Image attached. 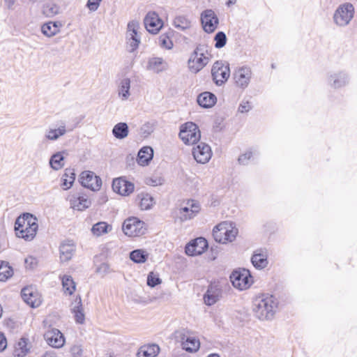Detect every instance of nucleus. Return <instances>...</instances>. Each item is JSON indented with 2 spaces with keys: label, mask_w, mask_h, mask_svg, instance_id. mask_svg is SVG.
<instances>
[{
  "label": "nucleus",
  "mask_w": 357,
  "mask_h": 357,
  "mask_svg": "<svg viewBox=\"0 0 357 357\" xmlns=\"http://www.w3.org/2000/svg\"><path fill=\"white\" fill-rule=\"evenodd\" d=\"M13 275V270L8 262L0 261V281H6Z\"/></svg>",
  "instance_id": "obj_41"
},
{
  "label": "nucleus",
  "mask_w": 357,
  "mask_h": 357,
  "mask_svg": "<svg viewBox=\"0 0 357 357\" xmlns=\"http://www.w3.org/2000/svg\"><path fill=\"white\" fill-rule=\"evenodd\" d=\"M227 36L225 32L218 31L214 36L215 47L217 49L222 48L227 43Z\"/></svg>",
  "instance_id": "obj_46"
},
{
  "label": "nucleus",
  "mask_w": 357,
  "mask_h": 357,
  "mask_svg": "<svg viewBox=\"0 0 357 357\" xmlns=\"http://www.w3.org/2000/svg\"><path fill=\"white\" fill-rule=\"evenodd\" d=\"M33 2H36L37 0H31Z\"/></svg>",
  "instance_id": "obj_62"
},
{
  "label": "nucleus",
  "mask_w": 357,
  "mask_h": 357,
  "mask_svg": "<svg viewBox=\"0 0 357 357\" xmlns=\"http://www.w3.org/2000/svg\"><path fill=\"white\" fill-rule=\"evenodd\" d=\"M178 136L185 144L192 145L199 141L201 132L196 123L189 121L181 126Z\"/></svg>",
  "instance_id": "obj_6"
},
{
  "label": "nucleus",
  "mask_w": 357,
  "mask_h": 357,
  "mask_svg": "<svg viewBox=\"0 0 357 357\" xmlns=\"http://www.w3.org/2000/svg\"><path fill=\"white\" fill-rule=\"evenodd\" d=\"M64 157L61 152H56L53 154L50 159V165L51 168L54 170H59L64 166Z\"/></svg>",
  "instance_id": "obj_40"
},
{
  "label": "nucleus",
  "mask_w": 357,
  "mask_h": 357,
  "mask_svg": "<svg viewBox=\"0 0 357 357\" xmlns=\"http://www.w3.org/2000/svg\"><path fill=\"white\" fill-rule=\"evenodd\" d=\"M355 15V8L351 3L346 2L337 6L333 15V23L339 27L348 26Z\"/></svg>",
  "instance_id": "obj_4"
},
{
  "label": "nucleus",
  "mask_w": 357,
  "mask_h": 357,
  "mask_svg": "<svg viewBox=\"0 0 357 357\" xmlns=\"http://www.w3.org/2000/svg\"><path fill=\"white\" fill-rule=\"evenodd\" d=\"M145 183L151 186L161 185L164 183V179L161 177H149L146 178Z\"/></svg>",
  "instance_id": "obj_50"
},
{
  "label": "nucleus",
  "mask_w": 357,
  "mask_h": 357,
  "mask_svg": "<svg viewBox=\"0 0 357 357\" xmlns=\"http://www.w3.org/2000/svg\"><path fill=\"white\" fill-rule=\"evenodd\" d=\"M252 75V70L248 66L238 68L234 73V79L237 86L245 89L249 85Z\"/></svg>",
  "instance_id": "obj_17"
},
{
  "label": "nucleus",
  "mask_w": 357,
  "mask_h": 357,
  "mask_svg": "<svg viewBox=\"0 0 357 357\" xmlns=\"http://www.w3.org/2000/svg\"><path fill=\"white\" fill-rule=\"evenodd\" d=\"M208 357H220V356L217 354H210Z\"/></svg>",
  "instance_id": "obj_59"
},
{
  "label": "nucleus",
  "mask_w": 357,
  "mask_h": 357,
  "mask_svg": "<svg viewBox=\"0 0 357 357\" xmlns=\"http://www.w3.org/2000/svg\"><path fill=\"white\" fill-rule=\"evenodd\" d=\"M2 312H3V309H2L1 305H0V318H1V316H2Z\"/></svg>",
  "instance_id": "obj_60"
},
{
  "label": "nucleus",
  "mask_w": 357,
  "mask_h": 357,
  "mask_svg": "<svg viewBox=\"0 0 357 357\" xmlns=\"http://www.w3.org/2000/svg\"><path fill=\"white\" fill-rule=\"evenodd\" d=\"M29 340L25 337H22L15 344L13 356L14 357H24L29 352V349L27 347Z\"/></svg>",
  "instance_id": "obj_33"
},
{
  "label": "nucleus",
  "mask_w": 357,
  "mask_h": 357,
  "mask_svg": "<svg viewBox=\"0 0 357 357\" xmlns=\"http://www.w3.org/2000/svg\"><path fill=\"white\" fill-rule=\"evenodd\" d=\"M200 347V342L199 339L195 337L188 336L185 339L183 337L182 348L185 351L193 353L199 350Z\"/></svg>",
  "instance_id": "obj_32"
},
{
  "label": "nucleus",
  "mask_w": 357,
  "mask_h": 357,
  "mask_svg": "<svg viewBox=\"0 0 357 357\" xmlns=\"http://www.w3.org/2000/svg\"><path fill=\"white\" fill-rule=\"evenodd\" d=\"M199 105L203 108H211L217 102V98L215 95L209 91H205L201 93L197 99Z\"/></svg>",
  "instance_id": "obj_27"
},
{
  "label": "nucleus",
  "mask_w": 357,
  "mask_h": 357,
  "mask_svg": "<svg viewBox=\"0 0 357 357\" xmlns=\"http://www.w3.org/2000/svg\"><path fill=\"white\" fill-rule=\"evenodd\" d=\"M252 107L251 103L248 100H243L240 103L238 111L241 113H246L251 110Z\"/></svg>",
  "instance_id": "obj_52"
},
{
  "label": "nucleus",
  "mask_w": 357,
  "mask_h": 357,
  "mask_svg": "<svg viewBox=\"0 0 357 357\" xmlns=\"http://www.w3.org/2000/svg\"><path fill=\"white\" fill-rule=\"evenodd\" d=\"M113 190L123 196H128L135 189L133 183L123 178H114L112 182Z\"/></svg>",
  "instance_id": "obj_19"
},
{
  "label": "nucleus",
  "mask_w": 357,
  "mask_h": 357,
  "mask_svg": "<svg viewBox=\"0 0 357 357\" xmlns=\"http://www.w3.org/2000/svg\"><path fill=\"white\" fill-rule=\"evenodd\" d=\"M200 204L197 201L188 199L187 206L178 209L176 217L180 222H185L194 218L200 211Z\"/></svg>",
  "instance_id": "obj_10"
},
{
  "label": "nucleus",
  "mask_w": 357,
  "mask_h": 357,
  "mask_svg": "<svg viewBox=\"0 0 357 357\" xmlns=\"http://www.w3.org/2000/svg\"><path fill=\"white\" fill-rule=\"evenodd\" d=\"M201 22L204 31L208 33H211L217 29L219 19L213 10L207 9L201 14Z\"/></svg>",
  "instance_id": "obj_13"
},
{
  "label": "nucleus",
  "mask_w": 357,
  "mask_h": 357,
  "mask_svg": "<svg viewBox=\"0 0 357 357\" xmlns=\"http://www.w3.org/2000/svg\"><path fill=\"white\" fill-rule=\"evenodd\" d=\"M62 285L64 292L72 295L75 290V282L73 281V278L70 275H64L62 278Z\"/></svg>",
  "instance_id": "obj_39"
},
{
  "label": "nucleus",
  "mask_w": 357,
  "mask_h": 357,
  "mask_svg": "<svg viewBox=\"0 0 357 357\" xmlns=\"http://www.w3.org/2000/svg\"><path fill=\"white\" fill-rule=\"evenodd\" d=\"M213 128L215 131L221 130L222 126H220V123H218L217 121H215Z\"/></svg>",
  "instance_id": "obj_55"
},
{
  "label": "nucleus",
  "mask_w": 357,
  "mask_h": 357,
  "mask_svg": "<svg viewBox=\"0 0 357 357\" xmlns=\"http://www.w3.org/2000/svg\"><path fill=\"white\" fill-rule=\"evenodd\" d=\"M238 234V229L233 227L231 224L223 222L216 225L213 229L214 240L222 244L234 241Z\"/></svg>",
  "instance_id": "obj_5"
},
{
  "label": "nucleus",
  "mask_w": 357,
  "mask_h": 357,
  "mask_svg": "<svg viewBox=\"0 0 357 357\" xmlns=\"http://www.w3.org/2000/svg\"><path fill=\"white\" fill-rule=\"evenodd\" d=\"M230 75L229 64L225 61H216L211 68L213 81L217 86L223 85Z\"/></svg>",
  "instance_id": "obj_8"
},
{
  "label": "nucleus",
  "mask_w": 357,
  "mask_h": 357,
  "mask_svg": "<svg viewBox=\"0 0 357 357\" xmlns=\"http://www.w3.org/2000/svg\"><path fill=\"white\" fill-rule=\"evenodd\" d=\"M232 285L240 290L249 288L253 283L252 277L248 270L234 271L230 275Z\"/></svg>",
  "instance_id": "obj_9"
},
{
  "label": "nucleus",
  "mask_w": 357,
  "mask_h": 357,
  "mask_svg": "<svg viewBox=\"0 0 357 357\" xmlns=\"http://www.w3.org/2000/svg\"><path fill=\"white\" fill-rule=\"evenodd\" d=\"M326 82L331 89L335 91L342 90L350 84L351 75L345 69L330 70L326 73Z\"/></svg>",
  "instance_id": "obj_3"
},
{
  "label": "nucleus",
  "mask_w": 357,
  "mask_h": 357,
  "mask_svg": "<svg viewBox=\"0 0 357 357\" xmlns=\"http://www.w3.org/2000/svg\"><path fill=\"white\" fill-rule=\"evenodd\" d=\"M137 199L139 201V207L142 210H149L155 204L154 198L147 192L138 194Z\"/></svg>",
  "instance_id": "obj_34"
},
{
  "label": "nucleus",
  "mask_w": 357,
  "mask_h": 357,
  "mask_svg": "<svg viewBox=\"0 0 357 357\" xmlns=\"http://www.w3.org/2000/svg\"><path fill=\"white\" fill-rule=\"evenodd\" d=\"M207 248V241L203 237H199L191 241L186 245L185 252L188 256L200 255Z\"/></svg>",
  "instance_id": "obj_16"
},
{
  "label": "nucleus",
  "mask_w": 357,
  "mask_h": 357,
  "mask_svg": "<svg viewBox=\"0 0 357 357\" xmlns=\"http://www.w3.org/2000/svg\"><path fill=\"white\" fill-rule=\"evenodd\" d=\"M192 155L197 162L205 164L211 159L212 151L209 145L200 142L197 146L193 148Z\"/></svg>",
  "instance_id": "obj_18"
},
{
  "label": "nucleus",
  "mask_w": 357,
  "mask_h": 357,
  "mask_svg": "<svg viewBox=\"0 0 357 357\" xmlns=\"http://www.w3.org/2000/svg\"><path fill=\"white\" fill-rule=\"evenodd\" d=\"M72 130L73 128L67 130L66 123L61 121L57 128L49 129L46 130L45 137L48 140L56 141L60 137L63 136L68 131L70 132Z\"/></svg>",
  "instance_id": "obj_28"
},
{
  "label": "nucleus",
  "mask_w": 357,
  "mask_h": 357,
  "mask_svg": "<svg viewBox=\"0 0 357 357\" xmlns=\"http://www.w3.org/2000/svg\"><path fill=\"white\" fill-rule=\"evenodd\" d=\"M158 43L160 47L167 50H171L173 47V43L172 40L166 33H163L158 37Z\"/></svg>",
  "instance_id": "obj_47"
},
{
  "label": "nucleus",
  "mask_w": 357,
  "mask_h": 357,
  "mask_svg": "<svg viewBox=\"0 0 357 357\" xmlns=\"http://www.w3.org/2000/svg\"><path fill=\"white\" fill-rule=\"evenodd\" d=\"M109 228L111 229V226L107 223L105 222H99L93 225L91 231L94 235L98 236L107 233Z\"/></svg>",
  "instance_id": "obj_45"
},
{
  "label": "nucleus",
  "mask_w": 357,
  "mask_h": 357,
  "mask_svg": "<svg viewBox=\"0 0 357 357\" xmlns=\"http://www.w3.org/2000/svg\"><path fill=\"white\" fill-rule=\"evenodd\" d=\"M148 253L142 249H137L130 252V259L134 263L142 264L144 263L148 259Z\"/></svg>",
  "instance_id": "obj_38"
},
{
  "label": "nucleus",
  "mask_w": 357,
  "mask_h": 357,
  "mask_svg": "<svg viewBox=\"0 0 357 357\" xmlns=\"http://www.w3.org/2000/svg\"><path fill=\"white\" fill-rule=\"evenodd\" d=\"M252 157V153L251 151H248V152L239 155L238 161L239 164L243 165H246L248 164V162H249V160H250Z\"/></svg>",
  "instance_id": "obj_51"
},
{
  "label": "nucleus",
  "mask_w": 357,
  "mask_h": 357,
  "mask_svg": "<svg viewBox=\"0 0 357 357\" xmlns=\"http://www.w3.org/2000/svg\"><path fill=\"white\" fill-rule=\"evenodd\" d=\"M173 24L176 29L181 31L188 29L191 26V21L185 15L176 16Z\"/></svg>",
  "instance_id": "obj_42"
},
{
  "label": "nucleus",
  "mask_w": 357,
  "mask_h": 357,
  "mask_svg": "<svg viewBox=\"0 0 357 357\" xmlns=\"http://www.w3.org/2000/svg\"><path fill=\"white\" fill-rule=\"evenodd\" d=\"M81 185L92 191L99 190L102 185L101 178L91 171L82 172L79 177Z\"/></svg>",
  "instance_id": "obj_14"
},
{
  "label": "nucleus",
  "mask_w": 357,
  "mask_h": 357,
  "mask_svg": "<svg viewBox=\"0 0 357 357\" xmlns=\"http://www.w3.org/2000/svg\"><path fill=\"white\" fill-rule=\"evenodd\" d=\"M102 0H88L86 6L91 11H96Z\"/></svg>",
  "instance_id": "obj_53"
},
{
  "label": "nucleus",
  "mask_w": 357,
  "mask_h": 357,
  "mask_svg": "<svg viewBox=\"0 0 357 357\" xmlns=\"http://www.w3.org/2000/svg\"><path fill=\"white\" fill-rule=\"evenodd\" d=\"M204 49L203 45H198L191 54L188 66L190 71L192 73H197L203 69L209 61V58L204 56Z\"/></svg>",
  "instance_id": "obj_7"
},
{
  "label": "nucleus",
  "mask_w": 357,
  "mask_h": 357,
  "mask_svg": "<svg viewBox=\"0 0 357 357\" xmlns=\"http://www.w3.org/2000/svg\"><path fill=\"white\" fill-rule=\"evenodd\" d=\"M130 80L129 78H124L121 81L119 95L122 100H127L130 96Z\"/></svg>",
  "instance_id": "obj_43"
},
{
  "label": "nucleus",
  "mask_w": 357,
  "mask_h": 357,
  "mask_svg": "<svg viewBox=\"0 0 357 357\" xmlns=\"http://www.w3.org/2000/svg\"><path fill=\"white\" fill-rule=\"evenodd\" d=\"M74 303L75 306L72 307L71 312L73 314H74L76 323L82 324L84 322L85 316L83 312V307L80 296H76L73 304Z\"/></svg>",
  "instance_id": "obj_30"
},
{
  "label": "nucleus",
  "mask_w": 357,
  "mask_h": 357,
  "mask_svg": "<svg viewBox=\"0 0 357 357\" xmlns=\"http://www.w3.org/2000/svg\"><path fill=\"white\" fill-rule=\"evenodd\" d=\"M23 301L31 307H38L41 303L40 297L32 287H25L21 291Z\"/></svg>",
  "instance_id": "obj_21"
},
{
  "label": "nucleus",
  "mask_w": 357,
  "mask_h": 357,
  "mask_svg": "<svg viewBox=\"0 0 357 357\" xmlns=\"http://www.w3.org/2000/svg\"><path fill=\"white\" fill-rule=\"evenodd\" d=\"M38 229V220L36 216L31 213H23L15 220V231L16 236L26 241H30L34 238Z\"/></svg>",
  "instance_id": "obj_2"
},
{
  "label": "nucleus",
  "mask_w": 357,
  "mask_h": 357,
  "mask_svg": "<svg viewBox=\"0 0 357 357\" xmlns=\"http://www.w3.org/2000/svg\"><path fill=\"white\" fill-rule=\"evenodd\" d=\"M144 222L136 217H130L124 220L122 229L128 236H137L144 234Z\"/></svg>",
  "instance_id": "obj_11"
},
{
  "label": "nucleus",
  "mask_w": 357,
  "mask_h": 357,
  "mask_svg": "<svg viewBox=\"0 0 357 357\" xmlns=\"http://www.w3.org/2000/svg\"><path fill=\"white\" fill-rule=\"evenodd\" d=\"M144 24L147 31L153 34L158 33L164 24L162 19L155 11H150L146 15Z\"/></svg>",
  "instance_id": "obj_15"
},
{
  "label": "nucleus",
  "mask_w": 357,
  "mask_h": 357,
  "mask_svg": "<svg viewBox=\"0 0 357 357\" xmlns=\"http://www.w3.org/2000/svg\"><path fill=\"white\" fill-rule=\"evenodd\" d=\"M70 204L73 209L82 211L88 208L91 206V202L86 195L79 192L75 195H73L70 199Z\"/></svg>",
  "instance_id": "obj_24"
},
{
  "label": "nucleus",
  "mask_w": 357,
  "mask_h": 357,
  "mask_svg": "<svg viewBox=\"0 0 357 357\" xmlns=\"http://www.w3.org/2000/svg\"><path fill=\"white\" fill-rule=\"evenodd\" d=\"M153 158V149L149 146H143L138 152L137 162L140 166L148 165Z\"/></svg>",
  "instance_id": "obj_26"
},
{
  "label": "nucleus",
  "mask_w": 357,
  "mask_h": 357,
  "mask_svg": "<svg viewBox=\"0 0 357 357\" xmlns=\"http://www.w3.org/2000/svg\"><path fill=\"white\" fill-rule=\"evenodd\" d=\"M59 7L52 1L45 3L43 6V13L48 17H52L59 13Z\"/></svg>",
  "instance_id": "obj_44"
},
{
  "label": "nucleus",
  "mask_w": 357,
  "mask_h": 357,
  "mask_svg": "<svg viewBox=\"0 0 357 357\" xmlns=\"http://www.w3.org/2000/svg\"><path fill=\"white\" fill-rule=\"evenodd\" d=\"M47 344L54 348L63 347L65 342V338L62 333L56 328H52L47 331L44 335Z\"/></svg>",
  "instance_id": "obj_23"
},
{
  "label": "nucleus",
  "mask_w": 357,
  "mask_h": 357,
  "mask_svg": "<svg viewBox=\"0 0 357 357\" xmlns=\"http://www.w3.org/2000/svg\"><path fill=\"white\" fill-rule=\"evenodd\" d=\"M4 1L8 8H10L15 3V0H4Z\"/></svg>",
  "instance_id": "obj_56"
},
{
  "label": "nucleus",
  "mask_w": 357,
  "mask_h": 357,
  "mask_svg": "<svg viewBox=\"0 0 357 357\" xmlns=\"http://www.w3.org/2000/svg\"><path fill=\"white\" fill-rule=\"evenodd\" d=\"M109 266L107 264H102L98 268V271H100L101 269H104V271H106L108 269Z\"/></svg>",
  "instance_id": "obj_57"
},
{
  "label": "nucleus",
  "mask_w": 357,
  "mask_h": 357,
  "mask_svg": "<svg viewBox=\"0 0 357 357\" xmlns=\"http://www.w3.org/2000/svg\"><path fill=\"white\" fill-rule=\"evenodd\" d=\"M271 68H275V65L274 63H272V64H271Z\"/></svg>",
  "instance_id": "obj_61"
},
{
  "label": "nucleus",
  "mask_w": 357,
  "mask_h": 357,
  "mask_svg": "<svg viewBox=\"0 0 357 357\" xmlns=\"http://www.w3.org/2000/svg\"><path fill=\"white\" fill-rule=\"evenodd\" d=\"M38 259L32 256H29L24 259L25 267L26 269L33 270L38 265Z\"/></svg>",
  "instance_id": "obj_49"
},
{
  "label": "nucleus",
  "mask_w": 357,
  "mask_h": 357,
  "mask_svg": "<svg viewBox=\"0 0 357 357\" xmlns=\"http://www.w3.org/2000/svg\"><path fill=\"white\" fill-rule=\"evenodd\" d=\"M236 0H228L226 3V5L229 7L230 6L236 3Z\"/></svg>",
  "instance_id": "obj_58"
},
{
  "label": "nucleus",
  "mask_w": 357,
  "mask_h": 357,
  "mask_svg": "<svg viewBox=\"0 0 357 357\" xmlns=\"http://www.w3.org/2000/svg\"><path fill=\"white\" fill-rule=\"evenodd\" d=\"M75 180V174L74 170L70 168L65 169L64 174L61 178V185L63 190H68L71 188Z\"/></svg>",
  "instance_id": "obj_36"
},
{
  "label": "nucleus",
  "mask_w": 357,
  "mask_h": 357,
  "mask_svg": "<svg viewBox=\"0 0 357 357\" xmlns=\"http://www.w3.org/2000/svg\"><path fill=\"white\" fill-rule=\"evenodd\" d=\"M146 68L149 70L158 73L166 70L167 63L164 61L162 58L152 57L149 59Z\"/></svg>",
  "instance_id": "obj_31"
},
{
  "label": "nucleus",
  "mask_w": 357,
  "mask_h": 357,
  "mask_svg": "<svg viewBox=\"0 0 357 357\" xmlns=\"http://www.w3.org/2000/svg\"><path fill=\"white\" fill-rule=\"evenodd\" d=\"M278 299L273 295L263 294L253 301V312L260 320H271L278 308Z\"/></svg>",
  "instance_id": "obj_1"
},
{
  "label": "nucleus",
  "mask_w": 357,
  "mask_h": 357,
  "mask_svg": "<svg viewBox=\"0 0 357 357\" xmlns=\"http://www.w3.org/2000/svg\"><path fill=\"white\" fill-rule=\"evenodd\" d=\"M222 296V289L217 283L209 284L206 292L204 296V301L206 305H214Z\"/></svg>",
  "instance_id": "obj_22"
},
{
  "label": "nucleus",
  "mask_w": 357,
  "mask_h": 357,
  "mask_svg": "<svg viewBox=\"0 0 357 357\" xmlns=\"http://www.w3.org/2000/svg\"><path fill=\"white\" fill-rule=\"evenodd\" d=\"M7 347V340L3 332L0 331V352L5 350Z\"/></svg>",
  "instance_id": "obj_54"
},
{
  "label": "nucleus",
  "mask_w": 357,
  "mask_h": 357,
  "mask_svg": "<svg viewBox=\"0 0 357 357\" xmlns=\"http://www.w3.org/2000/svg\"><path fill=\"white\" fill-rule=\"evenodd\" d=\"M138 29L139 23L137 21H131L128 24L126 39L127 48L130 52L136 50L140 43V36L137 32Z\"/></svg>",
  "instance_id": "obj_12"
},
{
  "label": "nucleus",
  "mask_w": 357,
  "mask_h": 357,
  "mask_svg": "<svg viewBox=\"0 0 357 357\" xmlns=\"http://www.w3.org/2000/svg\"><path fill=\"white\" fill-rule=\"evenodd\" d=\"M268 256L266 248H260L255 250L251 257V262L253 266L259 270L265 268L268 264Z\"/></svg>",
  "instance_id": "obj_20"
},
{
  "label": "nucleus",
  "mask_w": 357,
  "mask_h": 357,
  "mask_svg": "<svg viewBox=\"0 0 357 357\" xmlns=\"http://www.w3.org/2000/svg\"><path fill=\"white\" fill-rule=\"evenodd\" d=\"M60 25L61 24L58 22L50 21L42 25L41 31L45 36L51 37L59 31Z\"/></svg>",
  "instance_id": "obj_35"
},
{
  "label": "nucleus",
  "mask_w": 357,
  "mask_h": 357,
  "mask_svg": "<svg viewBox=\"0 0 357 357\" xmlns=\"http://www.w3.org/2000/svg\"><path fill=\"white\" fill-rule=\"evenodd\" d=\"M161 282L162 280L158 274H155L153 272H150L148 274L146 283L149 287L153 288L161 284Z\"/></svg>",
  "instance_id": "obj_48"
},
{
  "label": "nucleus",
  "mask_w": 357,
  "mask_h": 357,
  "mask_svg": "<svg viewBox=\"0 0 357 357\" xmlns=\"http://www.w3.org/2000/svg\"><path fill=\"white\" fill-rule=\"evenodd\" d=\"M160 352V347L156 344L141 346L137 353V357H156Z\"/></svg>",
  "instance_id": "obj_29"
},
{
  "label": "nucleus",
  "mask_w": 357,
  "mask_h": 357,
  "mask_svg": "<svg viewBox=\"0 0 357 357\" xmlns=\"http://www.w3.org/2000/svg\"><path fill=\"white\" fill-rule=\"evenodd\" d=\"M128 126L127 123L124 122L116 123L112 129L113 135L119 139H123L126 138L128 136Z\"/></svg>",
  "instance_id": "obj_37"
},
{
  "label": "nucleus",
  "mask_w": 357,
  "mask_h": 357,
  "mask_svg": "<svg viewBox=\"0 0 357 357\" xmlns=\"http://www.w3.org/2000/svg\"><path fill=\"white\" fill-rule=\"evenodd\" d=\"M75 252V245L72 241L61 243L59 246L60 260L66 262L71 259Z\"/></svg>",
  "instance_id": "obj_25"
}]
</instances>
